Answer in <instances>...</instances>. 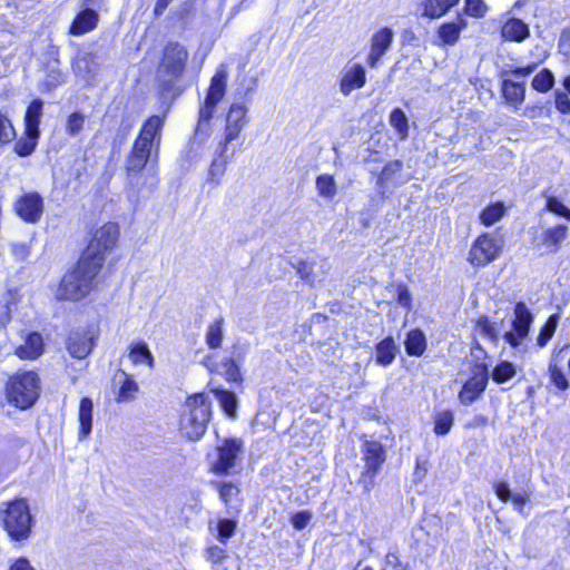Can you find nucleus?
Here are the masks:
<instances>
[{
    "mask_svg": "<svg viewBox=\"0 0 570 570\" xmlns=\"http://www.w3.org/2000/svg\"><path fill=\"white\" fill-rule=\"evenodd\" d=\"M163 126L164 119L159 116H151L144 122L126 159L129 178L140 174L148 161L157 157Z\"/></svg>",
    "mask_w": 570,
    "mask_h": 570,
    "instance_id": "f257e3e1",
    "label": "nucleus"
},
{
    "mask_svg": "<svg viewBox=\"0 0 570 570\" xmlns=\"http://www.w3.org/2000/svg\"><path fill=\"white\" fill-rule=\"evenodd\" d=\"M99 259L97 263L80 258L76 267L67 273L57 289V299L59 301H80L87 296L94 288L95 278L99 271Z\"/></svg>",
    "mask_w": 570,
    "mask_h": 570,
    "instance_id": "f03ea898",
    "label": "nucleus"
},
{
    "mask_svg": "<svg viewBox=\"0 0 570 570\" xmlns=\"http://www.w3.org/2000/svg\"><path fill=\"white\" fill-rule=\"evenodd\" d=\"M212 417V404L204 394L189 396L180 414V432L189 441H199Z\"/></svg>",
    "mask_w": 570,
    "mask_h": 570,
    "instance_id": "7ed1b4c3",
    "label": "nucleus"
},
{
    "mask_svg": "<svg viewBox=\"0 0 570 570\" xmlns=\"http://www.w3.org/2000/svg\"><path fill=\"white\" fill-rule=\"evenodd\" d=\"M227 89V71L224 67L212 77L207 95L199 107L198 121L195 128L194 140L202 144L210 132V120L217 105L223 100Z\"/></svg>",
    "mask_w": 570,
    "mask_h": 570,
    "instance_id": "20e7f679",
    "label": "nucleus"
},
{
    "mask_svg": "<svg viewBox=\"0 0 570 570\" xmlns=\"http://www.w3.org/2000/svg\"><path fill=\"white\" fill-rule=\"evenodd\" d=\"M6 393L8 402L20 410L31 407L39 397L40 379L33 371H22L10 376Z\"/></svg>",
    "mask_w": 570,
    "mask_h": 570,
    "instance_id": "39448f33",
    "label": "nucleus"
},
{
    "mask_svg": "<svg viewBox=\"0 0 570 570\" xmlns=\"http://www.w3.org/2000/svg\"><path fill=\"white\" fill-rule=\"evenodd\" d=\"M188 57V50L180 42L168 41L165 45L159 63V73L164 75L168 79L161 85L163 91L170 90L174 87V80L183 77L186 70Z\"/></svg>",
    "mask_w": 570,
    "mask_h": 570,
    "instance_id": "423d86ee",
    "label": "nucleus"
},
{
    "mask_svg": "<svg viewBox=\"0 0 570 570\" xmlns=\"http://www.w3.org/2000/svg\"><path fill=\"white\" fill-rule=\"evenodd\" d=\"M118 238V224L106 223L94 232L92 238L90 239L81 257L92 263H97L99 259V267L101 268L105 262L106 253L116 246Z\"/></svg>",
    "mask_w": 570,
    "mask_h": 570,
    "instance_id": "0eeeda50",
    "label": "nucleus"
},
{
    "mask_svg": "<svg viewBox=\"0 0 570 570\" xmlns=\"http://www.w3.org/2000/svg\"><path fill=\"white\" fill-rule=\"evenodd\" d=\"M32 517L26 501L17 500L9 503L3 518V527L12 540L21 541L31 533Z\"/></svg>",
    "mask_w": 570,
    "mask_h": 570,
    "instance_id": "6e6552de",
    "label": "nucleus"
},
{
    "mask_svg": "<svg viewBox=\"0 0 570 570\" xmlns=\"http://www.w3.org/2000/svg\"><path fill=\"white\" fill-rule=\"evenodd\" d=\"M362 453L365 468L358 482L365 492H370L374 487L375 476L386 460V452L379 441H365L362 446Z\"/></svg>",
    "mask_w": 570,
    "mask_h": 570,
    "instance_id": "1a4fd4ad",
    "label": "nucleus"
},
{
    "mask_svg": "<svg viewBox=\"0 0 570 570\" xmlns=\"http://www.w3.org/2000/svg\"><path fill=\"white\" fill-rule=\"evenodd\" d=\"M244 442L237 438H227L216 446V459L210 462V472L218 475H229L243 452Z\"/></svg>",
    "mask_w": 570,
    "mask_h": 570,
    "instance_id": "9d476101",
    "label": "nucleus"
},
{
    "mask_svg": "<svg viewBox=\"0 0 570 570\" xmlns=\"http://www.w3.org/2000/svg\"><path fill=\"white\" fill-rule=\"evenodd\" d=\"M533 323V315L523 302H518L514 306V320L512 330L504 333L503 338L512 347H518L528 336Z\"/></svg>",
    "mask_w": 570,
    "mask_h": 570,
    "instance_id": "9b49d317",
    "label": "nucleus"
},
{
    "mask_svg": "<svg viewBox=\"0 0 570 570\" xmlns=\"http://www.w3.org/2000/svg\"><path fill=\"white\" fill-rule=\"evenodd\" d=\"M489 381V367L485 363L475 364L472 376L462 386L459 399L464 405L473 403L487 389Z\"/></svg>",
    "mask_w": 570,
    "mask_h": 570,
    "instance_id": "f8f14e48",
    "label": "nucleus"
},
{
    "mask_svg": "<svg viewBox=\"0 0 570 570\" xmlns=\"http://www.w3.org/2000/svg\"><path fill=\"white\" fill-rule=\"evenodd\" d=\"M500 250L499 240L489 234H483L473 243L469 261L474 266H485L498 257Z\"/></svg>",
    "mask_w": 570,
    "mask_h": 570,
    "instance_id": "ddd939ff",
    "label": "nucleus"
},
{
    "mask_svg": "<svg viewBox=\"0 0 570 570\" xmlns=\"http://www.w3.org/2000/svg\"><path fill=\"white\" fill-rule=\"evenodd\" d=\"M17 215L26 223L36 224L43 213V198L39 193H27L14 205Z\"/></svg>",
    "mask_w": 570,
    "mask_h": 570,
    "instance_id": "4468645a",
    "label": "nucleus"
},
{
    "mask_svg": "<svg viewBox=\"0 0 570 570\" xmlns=\"http://www.w3.org/2000/svg\"><path fill=\"white\" fill-rule=\"evenodd\" d=\"M247 108L244 104L234 102L226 116L225 137L222 144L230 145L233 140L238 138L242 130L247 125Z\"/></svg>",
    "mask_w": 570,
    "mask_h": 570,
    "instance_id": "2eb2a0df",
    "label": "nucleus"
},
{
    "mask_svg": "<svg viewBox=\"0 0 570 570\" xmlns=\"http://www.w3.org/2000/svg\"><path fill=\"white\" fill-rule=\"evenodd\" d=\"M95 333L91 328L72 331L68 337L67 350L75 358H86L92 347Z\"/></svg>",
    "mask_w": 570,
    "mask_h": 570,
    "instance_id": "dca6fc26",
    "label": "nucleus"
},
{
    "mask_svg": "<svg viewBox=\"0 0 570 570\" xmlns=\"http://www.w3.org/2000/svg\"><path fill=\"white\" fill-rule=\"evenodd\" d=\"M394 33L390 28H383L375 32L371 39V50L367 56V65L376 68L381 58L390 49L393 42Z\"/></svg>",
    "mask_w": 570,
    "mask_h": 570,
    "instance_id": "f3484780",
    "label": "nucleus"
},
{
    "mask_svg": "<svg viewBox=\"0 0 570 570\" xmlns=\"http://www.w3.org/2000/svg\"><path fill=\"white\" fill-rule=\"evenodd\" d=\"M366 83L365 68L360 63L346 67L340 79V91L347 97L355 89H361Z\"/></svg>",
    "mask_w": 570,
    "mask_h": 570,
    "instance_id": "a211bd4d",
    "label": "nucleus"
},
{
    "mask_svg": "<svg viewBox=\"0 0 570 570\" xmlns=\"http://www.w3.org/2000/svg\"><path fill=\"white\" fill-rule=\"evenodd\" d=\"M228 145L220 142L209 166L207 181L214 186H218L222 183V178L226 171L227 164L235 154V150L233 149L232 154L228 155Z\"/></svg>",
    "mask_w": 570,
    "mask_h": 570,
    "instance_id": "6ab92c4d",
    "label": "nucleus"
},
{
    "mask_svg": "<svg viewBox=\"0 0 570 570\" xmlns=\"http://www.w3.org/2000/svg\"><path fill=\"white\" fill-rule=\"evenodd\" d=\"M568 232L569 227L567 224H557L543 229L538 239L550 253H557L561 244L567 239Z\"/></svg>",
    "mask_w": 570,
    "mask_h": 570,
    "instance_id": "aec40b11",
    "label": "nucleus"
},
{
    "mask_svg": "<svg viewBox=\"0 0 570 570\" xmlns=\"http://www.w3.org/2000/svg\"><path fill=\"white\" fill-rule=\"evenodd\" d=\"M99 14L94 9L80 11L72 21L69 32L72 36H81L97 27Z\"/></svg>",
    "mask_w": 570,
    "mask_h": 570,
    "instance_id": "412c9836",
    "label": "nucleus"
},
{
    "mask_svg": "<svg viewBox=\"0 0 570 570\" xmlns=\"http://www.w3.org/2000/svg\"><path fill=\"white\" fill-rule=\"evenodd\" d=\"M209 485L213 487L219 494V499L228 509L237 508L236 502L240 494V490L237 483L233 481H216L212 480Z\"/></svg>",
    "mask_w": 570,
    "mask_h": 570,
    "instance_id": "4be33fe9",
    "label": "nucleus"
},
{
    "mask_svg": "<svg viewBox=\"0 0 570 570\" xmlns=\"http://www.w3.org/2000/svg\"><path fill=\"white\" fill-rule=\"evenodd\" d=\"M43 352V340L42 336L32 332L27 335L24 344L20 345L16 350V354L23 360H35L39 357Z\"/></svg>",
    "mask_w": 570,
    "mask_h": 570,
    "instance_id": "5701e85b",
    "label": "nucleus"
},
{
    "mask_svg": "<svg viewBox=\"0 0 570 570\" xmlns=\"http://www.w3.org/2000/svg\"><path fill=\"white\" fill-rule=\"evenodd\" d=\"M468 22L461 14L456 17L455 21L443 23L438 35L442 43L445 46H453L458 42L461 31L466 27Z\"/></svg>",
    "mask_w": 570,
    "mask_h": 570,
    "instance_id": "b1692460",
    "label": "nucleus"
},
{
    "mask_svg": "<svg viewBox=\"0 0 570 570\" xmlns=\"http://www.w3.org/2000/svg\"><path fill=\"white\" fill-rule=\"evenodd\" d=\"M92 411L94 404L89 397H82L79 404L78 421L79 433L78 439L82 441L89 436L92 430Z\"/></svg>",
    "mask_w": 570,
    "mask_h": 570,
    "instance_id": "393cba45",
    "label": "nucleus"
},
{
    "mask_svg": "<svg viewBox=\"0 0 570 570\" xmlns=\"http://www.w3.org/2000/svg\"><path fill=\"white\" fill-rule=\"evenodd\" d=\"M501 33L509 41L522 42L530 36V29L521 19L511 18L503 24Z\"/></svg>",
    "mask_w": 570,
    "mask_h": 570,
    "instance_id": "a878e982",
    "label": "nucleus"
},
{
    "mask_svg": "<svg viewBox=\"0 0 570 570\" xmlns=\"http://www.w3.org/2000/svg\"><path fill=\"white\" fill-rule=\"evenodd\" d=\"M501 90L507 104L511 106L518 107L524 101V82H519L511 79H503Z\"/></svg>",
    "mask_w": 570,
    "mask_h": 570,
    "instance_id": "bb28decb",
    "label": "nucleus"
},
{
    "mask_svg": "<svg viewBox=\"0 0 570 570\" xmlns=\"http://www.w3.org/2000/svg\"><path fill=\"white\" fill-rule=\"evenodd\" d=\"M399 352V347L395 345L393 337L389 336L375 346V362L381 366L391 365Z\"/></svg>",
    "mask_w": 570,
    "mask_h": 570,
    "instance_id": "cd10ccee",
    "label": "nucleus"
},
{
    "mask_svg": "<svg viewBox=\"0 0 570 570\" xmlns=\"http://www.w3.org/2000/svg\"><path fill=\"white\" fill-rule=\"evenodd\" d=\"M403 169V163L399 159L389 161L376 179L377 193L381 198H386L387 183Z\"/></svg>",
    "mask_w": 570,
    "mask_h": 570,
    "instance_id": "c85d7f7f",
    "label": "nucleus"
},
{
    "mask_svg": "<svg viewBox=\"0 0 570 570\" xmlns=\"http://www.w3.org/2000/svg\"><path fill=\"white\" fill-rule=\"evenodd\" d=\"M43 114V101L41 99H33L27 107L24 114V130L29 132L40 134L39 125Z\"/></svg>",
    "mask_w": 570,
    "mask_h": 570,
    "instance_id": "c756f323",
    "label": "nucleus"
},
{
    "mask_svg": "<svg viewBox=\"0 0 570 570\" xmlns=\"http://www.w3.org/2000/svg\"><path fill=\"white\" fill-rule=\"evenodd\" d=\"M210 391L219 401L222 409L228 416H235L237 410V399L233 392L225 390L219 385H215L213 381L209 382Z\"/></svg>",
    "mask_w": 570,
    "mask_h": 570,
    "instance_id": "7c9ffc66",
    "label": "nucleus"
},
{
    "mask_svg": "<svg viewBox=\"0 0 570 570\" xmlns=\"http://www.w3.org/2000/svg\"><path fill=\"white\" fill-rule=\"evenodd\" d=\"M459 0H424L423 16L436 19L446 14Z\"/></svg>",
    "mask_w": 570,
    "mask_h": 570,
    "instance_id": "2f4dec72",
    "label": "nucleus"
},
{
    "mask_svg": "<svg viewBox=\"0 0 570 570\" xmlns=\"http://www.w3.org/2000/svg\"><path fill=\"white\" fill-rule=\"evenodd\" d=\"M404 345L409 355L421 356L426 350V338L424 333L419 328L410 331L406 335Z\"/></svg>",
    "mask_w": 570,
    "mask_h": 570,
    "instance_id": "473e14b6",
    "label": "nucleus"
},
{
    "mask_svg": "<svg viewBox=\"0 0 570 570\" xmlns=\"http://www.w3.org/2000/svg\"><path fill=\"white\" fill-rule=\"evenodd\" d=\"M129 358L134 364H147L154 366V356L145 342L134 343L129 347Z\"/></svg>",
    "mask_w": 570,
    "mask_h": 570,
    "instance_id": "72a5a7b5",
    "label": "nucleus"
},
{
    "mask_svg": "<svg viewBox=\"0 0 570 570\" xmlns=\"http://www.w3.org/2000/svg\"><path fill=\"white\" fill-rule=\"evenodd\" d=\"M315 187L318 195L325 199H333L337 194V185L330 174L318 175L315 179Z\"/></svg>",
    "mask_w": 570,
    "mask_h": 570,
    "instance_id": "f704fd0d",
    "label": "nucleus"
},
{
    "mask_svg": "<svg viewBox=\"0 0 570 570\" xmlns=\"http://www.w3.org/2000/svg\"><path fill=\"white\" fill-rule=\"evenodd\" d=\"M39 137L40 134L38 132H29L24 130V135L14 144V151L17 155L20 157H27L31 155L38 145Z\"/></svg>",
    "mask_w": 570,
    "mask_h": 570,
    "instance_id": "c9c22d12",
    "label": "nucleus"
},
{
    "mask_svg": "<svg viewBox=\"0 0 570 570\" xmlns=\"http://www.w3.org/2000/svg\"><path fill=\"white\" fill-rule=\"evenodd\" d=\"M433 419H434L433 432L436 435H440V436L446 435L451 431L453 423H454V414L452 411L445 410V411L436 412L434 414Z\"/></svg>",
    "mask_w": 570,
    "mask_h": 570,
    "instance_id": "e433bc0d",
    "label": "nucleus"
},
{
    "mask_svg": "<svg viewBox=\"0 0 570 570\" xmlns=\"http://www.w3.org/2000/svg\"><path fill=\"white\" fill-rule=\"evenodd\" d=\"M515 374L517 368L513 363L509 361H501L494 366L491 376L495 383L502 384L511 380Z\"/></svg>",
    "mask_w": 570,
    "mask_h": 570,
    "instance_id": "4c0bfd02",
    "label": "nucleus"
},
{
    "mask_svg": "<svg viewBox=\"0 0 570 570\" xmlns=\"http://www.w3.org/2000/svg\"><path fill=\"white\" fill-rule=\"evenodd\" d=\"M223 325L224 318L219 317L208 326L206 332V343L210 348L220 347L224 337Z\"/></svg>",
    "mask_w": 570,
    "mask_h": 570,
    "instance_id": "58836bf2",
    "label": "nucleus"
},
{
    "mask_svg": "<svg viewBox=\"0 0 570 570\" xmlns=\"http://www.w3.org/2000/svg\"><path fill=\"white\" fill-rule=\"evenodd\" d=\"M121 376L124 377V380L121 381V385L119 387L117 401L128 402L134 400L135 393L138 391V384L132 379V376L128 375L125 372H121Z\"/></svg>",
    "mask_w": 570,
    "mask_h": 570,
    "instance_id": "ea45409f",
    "label": "nucleus"
},
{
    "mask_svg": "<svg viewBox=\"0 0 570 570\" xmlns=\"http://www.w3.org/2000/svg\"><path fill=\"white\" fill-rule=\"evenodd\" d=\"M17 293L8 289L0 297V326H6L11 320V305L16 304Z\"/></svg>",
    "mask_w": 570,
    "mask_h": 570,
    "instance_id": "a19ab883",
    "label": "nucleus"
},
{
    "mask_svg": "<svg viewBox=\"0 0 570 570\" xmlns=\"http://www.w3.org/2000/svg\"><path fill=\"white\" fill-rule=\"evenodd\" d=\"M559 320L560 317L558 314H552L548 317L547 322L541 327L539 336L537 338V344L540 347L546 346L548 342L552 338L558 327Z\"/></svg>",
    "mask_w": 570,
    "mask_h": 570,
    "instance_id": "79ce46f5",
    "label": "nucleus"
},
{
    "mask_svg": "<svg viewBox=\"0 0 570 570\" xmlns=\"http://www.w3.org/2000/svg\"><path fill=\"white\" fill-rule=\"evenodd\" d=\"M505 213V208L501 203H495L484 208L480 214V219L485 226H491L500 220Z\"/></svg>",
    "mask_w": 570,
    "mask_h": 570,
    "instance_id": "37998d69",
    "label": "nucleus"
},
{
    "mask_svg": "<svg viewBox=\"0 0 570 570\" xmlns=\"http://www.w3.org/2000/svg\"><path fill=\"white\" fill-rule=\"evenodd\" d=\"M390 124L395 128L401 139H405L409 132V121L404 111L400 108H394L390 114Z\"/></svg>",
    "mask_w": 570,
    "mask_h": 570,
    "instance_id": "c03bdc74",
    "label": "nucleus"
},
{
    "mask_svg": "<svg viewBox=\"0 0 570 570\" xmlns=\"http://www.w3.org/2000/svg\"><path fill=\"white\" fill-rule=\"evenodd\" d=\"M59 60L55 58L53 63H49L47 68V78L43 86L50 91L65 82L63 75L59 68Z\"/></svg>",
    "mask_w": 570,
    "mask_h": 570,
    "instance_id": "a18cd8bd",
    "label": "nucleus"
},
{
    "mask_svg": "<svg viewBox=\"0 0 570 570\" xmlns=\"http://www.w3.org/2000/svg\"><path fill=\"white\" fill-rule=\"evenodd\" d=\"M236 528L237 521L228 518L219 519L217 522L216 539L225 544L235 534Z\"/></svg>",
    "mask_w": 570,
    "mask_h": 570,
    "instance_id": "49530a36",
    "label": "nucleus"
},
{
    "mask_svg": "<svg viewBox=\"0 0 570 570\" xmlns=\"http://www.w3.org/2000/svg\"><path fill=\"white\" fill-rule=\"evenodd\" d=\"M554 83V76L551 70L542 69L538 75L532 79V87L537 91L547 92L549 91Z\"/></svg>",
    "mask_w": 570,
    "mask_h": 570,
    "instance_id": "de8ad7c7",
    "label": "nucleus"
},
{
    "mask_svg": "<svg viewBox=\"0 0 570 570\" xmlns=\"http://www.w3.org/2000/svg\"><path fill=\"white\" fill-rule=\"evenodd\" d=\"M542 196L546 199V206H544L546 210H548L549 213H552L559 217H564L569 207H567L559 197L550 194L548 190L543 191Z\"/></svg>",
    "mask_w": 570,
    "mask_h": 570,
    "instance_id": "09e8293b",
    "label": "nucleus"
},
{
    "mask_svg": "<svg viewBox=\"0 0 570 570\" xmlns=\"http://www.w3.org/2000/svg\"><path fill=\"white\" fill-rule=\"evenodd\" d=\"M222 374L229 382H242V374L239 371V364L234 358H225L220 365Z\"/></svg>",
    "mask_w": 570,
    "mask_h": 570,
    "instance_id": "8fccbe9b",
    "label": "nucleus"
},
{
    "mask_svg": "<svg viewBox=\"0 0 570 570\" xmlns=\"http://www.w3.org/2000/svg\"><path fill=\"white\" fill-rule=\"evenodd\" d=\"M86 117L80 112L71 114L66 124L67 134L70 136H77L83 129Z\"/></svg>",
    "mask_w": 570,
    "mask_h": 570,
    "instance_id": "3c124183",
    "label": "nucleus"
},
{
    "mask_svg": "<svg viewBox=\"0 0 570 570\" xmlns=\"http://www.w3.org/2000/svg\"><path fill=\"white\" fill-rule=\"evenodd\" d=\"M488 10L483 0H464V13L474 18H482Z\"/></svg>",
    "mask_w": 570,
    "mask_h": 570,
    "instance_id": "603ef678",
    "label": "nucleus"
},
{
    "mask_svg": "<svg viewBox=\"0 0 570 570\" xmlns=\"http://www.w3.org/2000/svg\"><path fill=\"white\" fill-rule=\"evenodd\" d=\"M550 380L560 391H564L569 387V381L563 373L562 368L554 364L549 365Z\"/></svg>",
    "mask_w": 570,
    "mask_h": 570,
    "instance_id": "864d4df0",
    "label": "nucleus"
},
{
    "mask_svg": "<svg viewBox=\"0 0 570 570\" xmlns=\"http://www.w3.org/2000/svg\"><path fill=\"white\" fill-rule=\"evenodd\" d=\"M14 136L16 131L11 121L0 112V142H9Z\"/></svg>",
    "mask_w": 570,
    "mask_h": 570,
    "instance_id": "5fc2aeb1",
    "label": "nucleus"
},
{
    "mask_svg": "<svg viewBox=\"0 0 570 570\" xmlns=\"http://www.w3.org/2000/svg\"><path fill=\"white\" fill-rule=\"evenodd\" d=\"M313 518V513L308 510H302L296 512L291 518V523L294 527L295 530H304L307 524L311 522Z\"/></svg>",
    "mask_w": 570,
    "mask_h": 570,
    "instance_id": "6e6d98bb",
    "label": "nucleus"
},
{
    "mask_svg": "<svg viewBox=\"0 0 570 570\" xmlns=\"http://www.w3.org/2000/svg\"><path fill=\"white\" fill-rule=\"evenodd\" d=\"M476 326L480 330V332L489 337L492 342H497L498 341V332L494 327V325L489 321V318L487 316H481L478 322H476Z\"/></svg>",
    "mask_w": 570,
    "mask_h": 570,
    "instance_id": "4d7b16f0",
    "label": "nucleus"
},
{
    "mask_svg": "<svg viewBox=\"0 0 570 570\" xmlns=\"http://www.w3.org/2000/svg\"><path fill=\"white\" fill-rule=\"evenodd\" d=\"M382 570H412V568L409 563H403L396 553L389 552Z\"/></svg>",
    "mask_w": 570,
    "mask_h": 570,
    "instance_id": "13d9d810",
    "label": "nucleus"
},
{
    "mask_svg": "<svg viewBox=\"0 0 570 570\" xmlns=\"http://www.w3.org/2000/svg\"><path fill=\"white\" fill-rule=\"evenodd\" d=\"M554 104L561 114H570V99L567 92L557 89L554 91Z\"/></svg>",
    "mask_w": 570,
    "mask_h": 570,
    "instance_id": "bf43d9fd",
    "label": "nucleus"
},
{
    "mask_svg": "<svg viewBox=\"0 0 570 570\" xmlns=\"http://www.w3.org/2000/svg\"><path fill=\"white\" fill-rule=\"evenodd\" d=\"M207 560L217 564L227 558V551L218 546H212L206 550Z\"/></svg>",
    "mask_w": 570,
    "mask_h": 570,
    "instance_id": "052dcab7",
    "label": "nucleus"
},
{
    "mask_svg": "<svg viewBox=\"0 0 570 570\" xmlns=\"http://www.w3.org/2000/svg\"><path fill=\"white\" fill-rule=\"evenodd\" d=\"M494 492L497 497L503 501L508 502L510 498L512 497V492L510 490V487L507 482H498L494 484Z\"/></svg>",
    "mask_w": 570,
    "mask_h": 570,
    "instance_id": "680f3d73",
    "label": "nucleus"
},
{
    "mask_svg": "<svg viewBox=\"0 0 570 570\" xmlns=\"http://www.w3.org/2000/svg\"><path fill=\"white\" fill-rule=\"evenodd\" d=\"M82 63H87L88 66L92 67L95 69L96 67V55L92 52H87L82 57L77 58V60L73 63L75 71H81L82 70Z\"/></svg>",
    "mask_w": 570,
    "mask_h": 570,
    "instance_id": "e2e57ef3",
    "label": "nucleus"
},
{
    "mask_svg": "<svg viewBox=\"0 0 570 570\" xmlns=\"http://www.w3.org/2000/svg\"><path fill=\"white\" fill-rule=\"evenodd\" d=\"M412 295L406 285L397 286V303L403 307H410Z\"/></svg>",
    "mask_w": 570,
    "mask_h": 570,
    "instance_id": "0e129e2a",
    "label": "nucleus"
},
{
    "mask_svg": "<svg viewBox=\"0 0 570 570\" xmlns=\"http://www.w3.org/2000/svg\"><path fill=\"white\" fill-rule=\"evenodd\" d=\"M9 570H36L27 558H18L9 568Z\"/></svg>",
    "mask_w": 570,
    "mask_h": 570,
    "instance_id": "69168bd1",
    "label": "nucleus"
},
{
    "mask_svg": "<svg viewBox=\"0 0 570 570\" xmlns=\"http://www.w3.org/2000/svg\"><path fill=\"white\" fill-rule=\"evenodd\" d=\"M312 266L308 264V263H305V262H301L298 264V267H297V273L299 274V276L305 279V281H308L309 279V276L312 274Z\"/></svg>",
    "mask_w": 570,
    "mask_h": 570,
    "instance_id": "338daca9",
    "label": "nucleus"
},
{
    "mask_svg": "<svg viewBox=\"0 0 570 570\" xmlns=\"http://www.w3.org/2000/svg\"><path fill=\"white\" fill-rule=\"evenodd\" d=\"M510 500L519 511H521L524 504L528 502V498L521 493H513Z\"/></svg>",
    "mask_w": 570,
    "mask_h": 570,
    "instance_id": "774afa93",
    "label": "nucleus"
}]
</instances>
